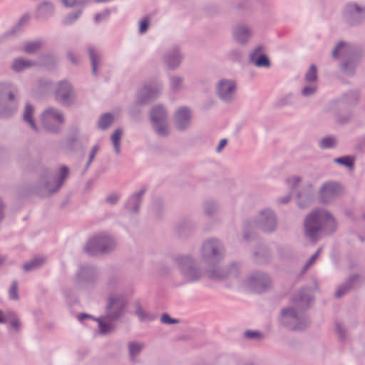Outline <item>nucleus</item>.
Returning <instances> with one entry per match:
<instances>
[{
  "instance_id": "obj_53",
  "label": "nucleus",
  "mask_w": 365,
  "mask_h": 365,
  "mask_svg": "<svg viewBox=\"0 0 365 365\" xmlns=\"http://www.w3.org/2000/svg\"><path fill=\"white\" fill-rule=\"evenodd\" d=\"M302 180L299 176H292L286 180V184L290 190V193L295 194L296 191L299 190V184Z\"/></svg>"
},
{
  "instance_id": "obj_18",
  "label": "nucleus",
  "mask_w": 365,
  "mask_h": 365,
  "mask_svg": "<svg viewBox=\"0 0 365 365\" xmlns=\"http://www.w3.org/2000/svg\"><path fill=\"white\" fill-rule=\"evenodd\" d=\"M247 285L255 292H262L270 285L269 276L264 272L255 271L247 278Z\"/></svg>"
},
{
  "instance_id": "obj_4",
  "label": "nucleus",
  "mask_w": 365,
  "mask_h": 365,
  "mask_svg": "<svg viewBox=\"0 0 365 365\" xmlns=\"http://www.w3.org/2000/svg\"><path fill=\"white\" fill-rule=\"evenodd\" d=\"M173 262L186 283L196 282L202 278V271L197 259L191 255L176 256Z\"/></svg>"
},
{
  "instance_id": "obj_16",
  "label": "nucleus",
  "mask_w": 365,
  "mask_h": 365,
  "mask_svg": "<svg viewBox=\"0 0 365 365\" xmlns=\"http://www.w3.org/2000/svg\"><path fill=\"white\" fill-rule=\"evenodd\" d=\"M255 225L258 229L264 232H273L277 227L276 215L269 209L262 210L255 221Z\"/></svg>"
},
{
  "instance_id": "obj_37",
  "label": "nucleus",
  "mask_w": 365,
  "mask_h": 365,
  "mask_svg": "<svg viewBox=\"0 0 365 365\" xmlns=\"http://www.w3.org/2000/svg\"><path fill=\"white\" fill-rule=\"evenodd\" d=\"M36 64V62L33 61L16 58L11 65V69L16 73H19L35 66Z\"/></svg>"
},
{
  "instance_id": "obj_30",
  "label": "nucleus",
  "mask_w": 365,
  "mask_h": 365,
  "mask_svg": "<svg viewBox=\"0 0 365 365\" xmlns=\"http://www.w3.org/2000/svg\"><path fill=\"white\" fill-rule=\"evenodd\" d=\"M19 101L9 100L0 101V118L11 117L18 110Z\"/></svg>"
},
{
  "instance_id": "obj_48",
  "label": "nucleus",
  "mask_w": 365,
  "mask_h": 365,
  "mask_svg": "<svg viewBox=\"0 0 365 365\" xmlns=\"http://www.w3.org/2000/svg\"><path fill=\"white\" fill-rule=\"evenodd\" d=\"M135 314L142 322L148 323L155 319V316L144 311L139 303L136 304Z\"/></svg>"
},
{
  "instance_id": "obj_50",
  "label": "nucleus",
  "mask_w": 365,
  "mask_h": 365,
  "mask_svg": "<svg viewBox=\"0 0 365 365\" xmlns=\"http://www.w3.org/2000/svg\"><path fill=\"white\" fill-rule=\"evenodd\" d=\"M43 41L41 40H36L34 41H28L25 43L24 51L28 54H33L36 53L42 47Z\"/></svg>"
},
{
  "instance_id": "obj_29",
  "label": "nucleus",
  "mask_w": 365,
  "mask_h": 365,
  "mask_svg": "<svg viewBox=\"0 0 365 365\" xmlns=\"http://www.w3.org/2000/svg\"><path fill=\"white\" fill-rule=\"evenodd\" d=\"M360 276L359 274H352L338 288L335 292L336 298L341 297L347 292L355 289L357 287Z\"/></svg>"
},
{
  "instance_id": "obj_35",
  "label": "nucleus",
  "mask_w": 365,
  "mask_h": 365,
  "mask_svg": "<svg viewBox=\"0 0 365 365\" xmlns=\"http://www.w3.org/2000/svg\"><path fill=\"white\" fill-rule=\"evenodd\" d=\"M87 52L91 60L92 74L96 76L98 73V66L101 60V53L93 46H88Z\"/></svg>"
},
{
  "instance_id": "obj_14",
  "label": "nucleus",
  "mask_w": 365,
  "mask_h": 365,
  "mask_svg": "<svg viewBox=\"0 0 365 365\" xmlns=\"http://www.w3.org/2000/svg\"><path fill=\"white\" fill-rule=\"evenodd\" d=\"M55 98L63 106H71L75 99V92L71 83L62 80L58 83L55 89Z\"/></svg>"
},
{
  "instance_id": "obj_20",
  "label": "nucleus",
  "mask_w": 365,
  "mask_h": 365,
  "mask_svg": "<svg viewBox=\"0 0 365 365\" xmlns=\"http://www.w3.org/2000/svg\"><path fill=\"white\" fill-rule=\"evenodd\" d=\"M297 205L299 207L304 209L309 207L314 199V189L312 183L304 184L300 189L296 191Z\"/></svg>"
},
{
  "instance_id": "obj_60",
  "label": "nucleus",
  "mask_w": 365,
  "mask_h": 365,
  "mask_svg": "<svg viewBox=\"0 0 365 365\" xmlns=\"http://www.w3.org/2000/svg\"><path fill=\"white\" fill-rule=\"evenodd\" d=\"M227 58L233 62H240L242 60V52L238 48L230 50L227 54Z\"/></svg>"
},
{
  "instance_id": "obj_3",
  "label": "nucleus",
  "mask_w": 365,
  "mask_h": 365,
  "mask_svg": "<svg viewBox=\"0 0 365 365\" xmlns=\"http://www.w3.org/2000/svg\"><path fill=\"white\" fill-rule=\"evenodd\" d=\"M340 54L342 55L343 60L339 65V71L345 76H354L364 57V48L359 45L340 41L334 47L331 55L333 58L337 59Z\"/></svg>"
},
{
  "instance_id": "obj_27",
  "label": "nucleus",
  "mask_w": 365,
  "mask_h": 365,
  "mask_svg": "<svg viewBox=\"0 0 365 365\" xmlns=\"http://www.w3.org/2000/svg\"><path fill=\"white\" fill-rule=\"evenodd\" d=\"M146 192V188H141L138 192L130 196L125 204V208L133 213H138L142 202V197Z\"/></svg>"
},
{
  "instance_id": "obj_43",
  "label": "nucleus",
  "mask_w": 365,
  "mask_h": 365,
  "mask_svg": "<svg viewBox=\"0 0 365 365\" xmlns=\"http://www.w3.org/2000/svg\"><path fill=\"white\" fill-rule=\"evenodd\" d=\"M123 135V130L118 128L114 130L110 136L115 153L117 155L120 153V140Z\"/></svg>"
},
{
  "instance_id": "obj_42",
  "label": "nucleus",
  "mask_w": 365,
  "mask_h": 365,
  "mask_svg": "<svg viewBox=\"0 0 365 365\" xmlns=\"http://www.w3.org/2000/svg\"><path fill=\"white\" fill-rule=\"evenodd\" d=\"M44 261L45 259L43 257H36L26 262L22 266V269L25 272L34 271L40 268L43 265Z\"/></svg>"
},
{
  "instance_id": "obj_10",
  "label": "nucleus",
  "mask_w": 365,
  "mask_h": 365,
  "mask_svg": "<svg viewBox=\"0 0 365 365\" xmlns=\"http://www.w3.org/2000/svg\"><path fill=\"white\" fill-rule=\"evenodd\" d=\"M127 304L128 302L123 296H110L105 309V319L118 321L124 315Z\"/></svg>"
},
{
  "instance_id": "obj_41",
  "label": "nucleus",
  "mask_w": 365,
  "mask_h": 365,
  "mask_svg": "<svg viewBox=\"0 0 365 365\" xmlns=\"http://www.w3.org/2000/svg\"><path fill=\"white\" fill-rule=\"evenodd\" d=\"M34 112V107L30 103H26L23 113V119L34 130H37V127L33 118Z\"/></svg>"
},
{
  "instance_id": "obj_46",
  "label": "nucleus",
  "mask_w": 365,
  "mask_h": 365,
  "mask_svg": "<svg viewBox=\"0 0 365 365\" xmlns=\"http://www.w3.org/2000/svg\"><path fill=\"white\" fill-rule=\"evenodd\" d=\"M41 121L43 128L52 134H58L61 130V125H57L53 120H48V118L41 117Z\"/></svg>"
},
{
  "instance_id": "obj_22",
  "label": "nucleus",
  "mask_w": 365,
  "mask_h": 365,
  "mask_svg": "<svg viewBox=\"0 0 365 365\" xmlns=\"http://www.w3.org/2000/svg\"><path fill=\"white\" fill-rule=\"evenodd\" d=\"M160 91V88L156 86H145L137 93L136 101L140 105H146L157 98Z\"/></svg>"
},
{
  "instance_id": "obj_59",
  "label": "nucleus",
  "mask_w": 365,
  "mask_h": 365,
  "mask_svg": "<svg viewBox=\"0 0 365 365\" xmlns=\"http://www.w3.org/2000/svg\"><path fill=\"white\" fill-rule=\"evenodd\" d=\"M9 299L14 301H18L19 299L18 292V282L14 280L12 282L11 285L9 290Z\"/></svg>"
},
{
  "instance_id": "obj_61",
  "label": "nucleus",
  "mask_w": 365,
  "mask_h": 365,
  "mask_svg": "<svg viewBox=\"0 0 365 365\" xmlns=\"http://www.w3.org/2000/svg\"><path fill=\"white\" fill-rule=\"evenodd\" d=\"M91 0H62L61 2L64 6L72 8L76 6H85Z\"/></svg>"
},
{
  "instance_id": "obj_6",
  "label": "nucleus",
  "mask_w": 365,
  "mask_h": 365,
  "mask_svg": "<svg viewBox=\"0 0 365 365\" xmlns=\"http://www.w3.org/2000/svg\"><path fill=\"white\" fill-rule=\"evenodd\" d=\"M149 118L151 127L156 135L164 138L170 135L168 114L163 105L153 106L149 111Z\"/></svg>"
},
{
  "instance_id": "obj_45",
  "label": "nucleus",
  "mask_w": 365,
  "mask_h": 365,
  "mask_svg": "<svg viewBox=\"0 0 365 365\" xmlns=\"http://www.w3.org/2000/svg\"><path fill=\"white\" fill-rule=\"evenodd\" d=\"M114 118L110 113H103L98 121V128L102 130H106L113 123Z\"/></svg>"
},
{
  "instance_id": "obj_26",
  "label": "nucleus",
  "mask_w": 365,
  "mask_h": 365,
  "mask_svg": "<svg viewBox=\"0 0 365 365\" xmlns=\"http://www.w3.org/2000/svg\"><path fill=\"white\" fill-rule=\"evenodd\" d=\"M234 39L241 45H245L251 37V30L243 24L236 25L232 29Z\"/></svg>"
},
{
  "instance_id": "obj_58",
  "label": "nucleus",
  "mask_w": 365,
  "mask_h": 365,
  "mask_svg": "<svg viewBox=\"0 0 365 365\" xmlns=\"http://www.w3.org/2000/svg\"><path fill=\"white\" fill-rule=\"evenodd\" d=\"M29 18V17L27 15L23 16L19 21V22L14 26V28L11 29L9 31H8L5 35L9 36L16 33L21 32L22 25L28 21Z\"/></svg>"
},
{
  "instance_id": "obj_7",
  "label": "nucleus",
  "mask_w": 365,
  "mask_h": 365,
  "mask_svg": "<svg viewBox=\"0 0 365 365\" xmlns=\"http://www.w3.org/2000/svg\"><path fill=\"white\" fill-rule=\"evenodd\" d=\"M113 239L106 235H96L90 239L84 247V251L90 256L105 255L115 249Z\"/></svg>"
},
{
  "instance_id": "obj_33",
  "label": "nucleus",
  "mask_w": 365,
  "mask_h": 365,
  "mask_svg": "<svg viewBox=\"0 0 365 365\" xmlns=\"http://www.w3.org/2000/svg\"><path fill=\"white\" fill-rule=\"evenodd\" d=\"M270 259V250L264 245H258L253 252V259L257 264L267 263Z\"/></svg>"
},
{
  "instance_id": "obj_2",
  "label": "nucleus",
  "mask_w": 365,
  "mask_h": 365,
  "mask_svg": "<svg viewBox=\"0 0 365 365\" xmlns=\"http://www.w3.org/2000/svg\"><path fill=\"white\" fill-rule=\"evenodd\" d=\"M337 224L333 215L326 210L315 209L304 218V236L310 242L315 244L321 238V232L328 234L336 232Z\"/></svg>"
},
{
  "instance_id": "obj_40",
  "label": "nucleus",
  "mask_w": 365,
  "mask_h": 365,
  "mask_svg": "<svg viewBox=\"0 0 365 365\" xmlns=\"http://www.w3.org/2000/svg\"><path fill=\"white\" fill-rule=\"evenodd\" d=\"M355 160V156L346 155L336 158L333 161L334 163L342 165L349 170H353L354 168Z\"/></svg>"
},
{
  "instance_id": "obj_13",
  "label": "nucleus",
  "mask_w": 365,
  "mask_h": 365,
  "mask_svg": "<svg viewBox=\"0 0 365 365\" xmlns=\"http://www.w3.org/2000/svg\"><path fill=\"white\" fill-rule=\"evenodd\" d=\"M343 192L341 184L335 181L323 183L319 190V200L324 204L334 202Z\"/></svg>"
},
{
  "instance_id": "obj_15",
  "label": "nucleus",
  "mask_w": 365,
  "mask_h": 365,
  "mask_svg": "<svg viewBox=\"0 0 365 365\" xmlns=\"http://www.w3.org/2000/svg\"><path fill=\"white\" fill-rule=\"evenodd\" d=\"M236 89L235 81L222 79L216 85V95L224 103H230L235 101Z\"/></svg>"
},
{
  "instance_id": "obj_47",
  "label": "nucleus",
  "mask_w": 365,
  "mask_h": 365,
  "mask_svg": "<svg viewBox=\"0 0 365 365\" xmlns=\"http://www.w3.org/2000/svg\"><path fill=\"white\" fill-rule=\"evenodd\" d=\"M295 103L296 98L294 95L289 93L279 98L276 102V106L278 108H282L284 106H294Z\"/></svg>"
},
{
  "instance_id": "obj_23",
  "label": "nucleus",
  "mask_w": 365,
  "mask_h": 365,
  "mask_svg": "<svg viewBox=\"0 0 365 365\" xmlns=\"http://www.w3.org/2000/svg\"><path fill=\"white\" fill-rule=\"evenodd\" d=\"M19 88L11 81L0 82V101H19Z\"/></svg>"
},
{
  "instance_id": "obj_31",
  "label": "nucleus",
  "mask_w": 365,
  "mask_h": 365,
  "mask_svg": "<svg viewBox=\"0 0 365 365\" xmlns=\"http://www.w3.org/2000/svg\"><path fill=\"white\" fill-rule=\"evenodd\" d=\"M360 93L357 90H351L344 93L341 97L334 99L349 108L355 106L359 101Z\"/></svg>"
},
{
  "instance_id": "obj_62",
  "label": "nucleus",
  "mask_w": 365,
  "mask_h": 365,
  "mask_svg": "<svg viewBox=\"0 0 365 365\" xmlns=\"http://www.w3.org/2000/svg\"><path fill=\"white\" fill-rule=\"evenodd\" d=\"M150 19L149 16L143 17L139 22L138 32L140 34L146 33L150 26Z\"/></svg>"
},
{
  "instance_id": "obj_54",
  "label": "nucleus",
  "mask_w": 365,
  "mask_h": 365,
  "mask_svg": "<svg viewBox=\"0 0 365 365\" xmlns=\"http://www.w3.org/2000/svg\"><path fill=\"white\" fill-rule=\"evenodd\" d=\"M142 106L143 105L138 104L137 101H135L129 108L128 113L130 116L136 121H140L142 120L141 109L140 108V106Z\"/></svg>"
},
{
  "instance_id": "obj_11",
  "label": "nucleus",
  "mask_w": 365,
  "mask_h": 365,
  "mask_svg": "<svg viewBox=\"0 0 365 365\" xmlns=\"http://www.w3.org/2000/svg\"><path fill=\"white\" fill-rule=\"evenodd\" d=\"M324 111L331 115L335 122L340 125L349 123L352 118L350 108L335 100H331L326 103Z\"/></svg>"
},
{
  "instance_id": "obj_17",
  "label": "nucleus",
  "mask_w": 365,
  "mask_h": 365,
  "mask_svg": "<svg viewBox=\"0 0 365 365\" xmlns=\"http://www.w3.org/2000/svg\"><path fill=\"white\" fill-rule=\"evenodd\" d=\"M212 267V268H209L206 271V274L211 279L223 280L227 277L237 278L239 277L240 269L237 262H232L227 269L217 267V265Z\"/></svg>"
},
{
  "instance_id": "obj_36",
  "label": "nucleus",
  "mask_w": 365,
  "mask_h": 365,
  "mask_svg": "<svg viewBox=\"0 0 365 365\" xmlns=\"http://www.w3.org/2000/svg\"><path fill=\"white\" fill-rule=\"evenodd\" d=\"M43 118H48L50 120H56L58 124L63 125L65 122L62 112L54 108H49L42 113Z\"/></svg>"
},
{
  "instance_id": "obj_55",
  "label": "nucleus",
  "mask_w": 365,
  "mask_h": 365,
  "mask_svg": "<svg viewBox=\"0 0 365 365\" xmlns=\"http://www.w3.org/2000/svg\"><path fill=\"white\" fill-rule=\"evenodd\" d=\"M81 14V9L70 12L62 19V24L64 26H69L73 24L80 17Z\"/></svg>"
},
{
  "instance_id": "obj_64",
  "label": "nucleus",
  "mask_w": 365,
  "mask_h": 365,
  "mask_svg": "<svg viewBox=\"0 0 365 365\" xmlns=\"http://www.w3.org/2000/svg\"><path fill=\"white\" fill-rule=\"evenodd\" d=\"M245 336L249 339H262V334L256 330H246L244 333Z\"/></svg>"
},
{
  "instance_id": "obj_63",
  "label": "nucleus",
  "mask_w": 365,
  "mask_h": 365,
  "mask_svg": "<svg viewBox=\"0 0 365 365\" xmlns=\"http://www.w3.org/2000/svg\"><path fill=\"white\" fill-rule=\"evenodd\" d=\"M322 251V247H319L316 252L307 260L306 264H304L302 272H305L316 261L317 257H319L320 252Z\"/></svg>"
},
{
  "instance_id": "obj_38",
  "label": "nucleus",
  "mask_w": 365,
  "mask_h": 365,
  "mask_svg": "<svg viewBox=\"0 0 365 365\" xmlns=\"http://www.w3.org/2000/svg\"><path fill=\"white\" fill-rule=\"evenodd\" d=\"M338 145V139L334 135H326L323 137L318 143L319 147L322 150L334 149Z\"/></svg>"
},
{
  "instance_id": "obj_21",
  "label": "nucleus",
  "mask_w": 365,
  "mask_h": 365,
  "mask_svg": "<svg viewBox=\"0 0 365 365\" xmlns=\"http://www.w3.org/2000/svg\"><path fill=\"white\" fill-rule=\"evenodd\" d=\"M83 136L81 134V129L73 125L69 128L68 136L66 138V143L68 148L72 151L82 149Z\"/></svg>"
},
{
  "instance_id": "obj_57",
  "label": "nucleus",
  "mask_w": 365,
  "mask_h": 365,
  "mask_svg": "<svg viewBox=\"0 0 365 365\" xmlns=\"http://www.w3.org/2000/svg\"><path fill=\"white\" fill-rule=\"evenodd\" d=\"M128 346L130 356L134 359L142 351L143 344L137 342H129Z\"/></svg>"
},
{
  "instance_id": "obj_34",
  "label": "nucleus",
  "mask_w": 365,
  "mask_h": 365,
  "mask_svg": "<svg viewBox=\"0 0 365 365\" xmlns=\"http://www.w3.org/2000/svg\"><path fill=\"white\" fill-rule=\"evenodd\" d=\"M98 324L99 333L101 335H106L110 334L115 330L114 323L115 321H110L109 319H105V315L95 319Z\"/></svg>"
},
{
  "instance_id": "obj_56",
  "label": "nucleus",
  "mask_w": 365,
  "mask_h": 365,
  "mask_svg": "<svg viewBox=\"0 0 365 365\" xmlns=\"http://www.w3.org/2000/svg\"><path fill=\"white\" fill-rule=\"evenodd\" d=\"M318 90V86L316 83H308L301 90V95L304 98H309L314 96Z\"/></svg>"
},
{
  "instance_id": "obj_9",
  "label": "nucleus",
  "mask_w": 365,
  "mask_h": 365,
  "mask_svg": "<svg viewBox=\"0 0 365 365\" xmlns=\"http://www.w3.org/2000/svg\"><path fill=\"white\" fill-rule=\"evenodd\" d=\"M98 276L96 267L90 264H81L75 275V283L81 288L93 287L98 282Z\"/></svg>"
},
{
  "instance_id": "obj_1",
  "label": "nucleus",
  "mask_w": 365,
  "mask_h": 365,
  "mask_svg": "<svg viewBox=\"0 0 365 365\" xmlns=\"http://www.w3.org/2000/svg\"><path fill=\"white\" fill-rule=\"evenodd\" d=\"M313 297L307 287L301 288L292 297V305L281 309L278 322L287 329L292 331H302L311 324L305 311L311 307Z\"/></svg>"
},
{
  "instance_id": "obj_44",
  "label": "nucleus",
  "mask_w": 365,
  "mask_h": 365,
  "mask_svg": "<svg viewBox=\"0 0 365 365\" xmlns=\"http://www.w3.org/2000/svg\"><path fill=\"white\" fill-rule=\"evenodd\" d=\"M218 208V204L215 200H208L203 203L204 213L210 217H213L217 213Z\"/></svg>"
},
{
  "instance_id": "obj_51",
  "label": "nucleus",
  "mask_w": 365,
  "mask_h": 365,
  "mask_svg": "<svg viewBox=\"0 0 365 365\" xmlns=\"http://www.w3.org/2000/svg\"><path fill=\"white\" fill-rule=\"evenodd\" d=\"M171 90L176 93L183 89L184 78L178 76H171L169 78Z\"/></svg>"
},
{
  "instance_id": "obj_12",
  "label": "nucleus",
  "mask_w": 365,
  "mask_h": 365,
  "mask_svg": "<svg viewBox=\"0 0 365 365\" xmlns=\"http://www.w3.org/2000/svg\"><path fill=\"white\" fill-rule=\"evenodd\" d=\"M69 174V168L63 165L60 168V176H56L46 172L40 180V185L50 195L56 192L63 184Z\"/></svg>"
},
{
  "instance_id": "obj_32",
  "label": "nucleus",
  "mask_w": 365,
  "mask_h": 365,
  "mask_svg": "<svg viewBox=\"0 0 365 365\" xmlns=\"http://www.w3.org/2000/svg\"><path fill=\"white\" fill-rule=\"evenodd\" d=\"M54 5L49 1H44L39 4L36 9V18L39 19H48L54 13Z\"/></svg>"
},
{
  "instance_id": "obj_39",
  "label": "nucleus",
  "mask_w": 365,
  "mask_h": 365,
  "mask_svg": "<svg viewBox=\"0 0 365 365\" xmlns=\"http://www.w3.org/2000/svg\"><path fill=\"white\" fill-rule=\"evenodd\" d=\"M39 64L42 66L51 68L55 66L58 63V58L57 57L51 53H46L44 54H42L39 56Z\"/></svg>"
},
{
  "instance_id": "obj_19",
  "label": "nucleus",
  "mask_w": 365,
  "mask_h": 365,
  "mask_svg": "<svg viewBox=\"0 0 365 365\" xmlns=\"http://www.w3.org/2000/svg\"><path fill=\"white\" fill-rule=\"evenodd\" d=\"M192 115L189 108L186 106L179 108L174 115V125L177 130L185 131L191 124Z\"/></svg>"
},
{
  "instance_id": "obj_24",
  "label": "nucleus",
  "mask_w": 365,
  "mask_h": 365,
  "mask_svg": "<svg viewBox=\"0 0 365 365\" xmlns=\"http://www.w3.org/2000/svg\"><path fill=\"white\" fill-rule=\"evenodd\" d=\"M264 47L262 45L257 46L255 50L250 53L249 62L257 67L269 68L271 65L268 56L261 52Z\"/></svg>"
},
{
  "instance_id": "obj_49",
  "label": "nucleus",
  "mask_w": 365,
  "mask_h": 365,
  "mask_svg": "<svg viewBox=\"0 0 365 365\" xmlns=\"http://www.w3.org/2000/svg\"><path fill=\"white\" fill-rule=\"evenodd\" d=\"M6 323H9L10 326L18 331L21 327V323L17 314L11 311L7 312L5 315Z\"/></svg>"
},
{
  "instance_id": "obj_28",
  "label": "nucleus",
  "mask_w": 365,
  "mask_h": 365,
  "mask_svg": "<svg viewBox=\"0 0 365 365\" xmlns=\"http://www.w3.org/2000/svg\"><path fill=\"white\" fill-rule=\"evenodd\" d=\"M195 228V226L192 220L187 218H183L175 225V232L180 237H187Z\"/></svg>"
},
{
  "instance_id": "obj_8",
  "label": "nucleus",
  "mask_w": 365,
  "mask_h": 365,
  "mask_svg": "<svg viewBox=\"0 0 365 365\" xmlns=\"http://www.w3.org/2000/svg\"><path fill=\"white\" fill-rule=\"evenodd\" d=\"M341 19L349 27H356L365 22V5L354 1L344 4L341 10Z\"/></svg>"
},
{
  "instance_id": "obj_25",
  "label": "nucleus",
  "mask_w": 365,
  "mask_h": 365,
  "mask_svg": "<svg viewBox=\"0 0 365 365\" xmlns=\"http://www.w3.org/2000/svg\"><path fill=\"white\" fill-rule=\"evenodd\" d=\"M164 60L170 69L175 70L178 68L182 60V55L180 51L179 47L175 46L171 49L166 51Z\"/></svg>"
},
{
  "instance_id": "obj_52",
  "label": "nucleus",
  "mask_w": 365,
  "mask_h": 365,
  "mask_svg": "<svg viewBox=\"0 0 365 365\" xmlns=\"http://www.w3.org/2000/svg\"><path fill=\"white\" fill-rule=\"evenodd\" d=\"M318 80L317 68L312 64L304 75V81L307 83H315Z\"/></svg>"
},
{
  "instance_id": "obj_5",
  "label": "nucleus",
  "mask_w": 365,
  "mask_h": 365,
  "mask_svg": "<svg viewBox=\"0 0 365 365\" xmlns=\"http://www.w3.org/2000/svg\"><path fill=\"white\" fill-rule=\"evenodd\" d=\"M201 255L209 266H215L224 258L225 247L220 240L209 238L202 245Z\"/></svg>"
}]
</instances>
